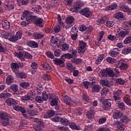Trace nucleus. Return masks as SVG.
Segmentation results:
<instances>
[{"mask_svg":"<svg viewBox=\"0 0 131 131\" xmlns=\"http://www.w3.org/2000/svg\"><path fill=\"white\" fill-rule=\"evenodd\" d=\"M27 46L30 47L31 48H38V44L34 41H29L27 42Z\"/></svg>","mask_w":131,"mask_h":131,"instance_id":"aec40b11","label":"nucleus"},{"mask_svg":"<svg viewBox=\"0 0 131 131\" xmlns=\"http://www.w3.org/2000/svg\"><path fill=\"white\" fill-rule=\"evenodd\" d=\"M63 100L66 104H67V105H73V103H74L73 101L71 100V98H70V97H64L63 98Z\"/></svg>","mask_w":131,"mask_h":131,"instance_id":"7c9ffc66","label":"nucleus"},{"mask_svg":"<svg viewBox=\"0 0 131 131\" xmlns=\"http://www.w3.org/2000/svg\"><path fill=\"white\" fill-rule=\"evenodd\" d=\"M92 93H99L101 91V86L100 85H93L91 87Z\"/></svg>","mask_w":131,"mask_h":131,"instance_id":"4468645a","label":"nucleus"},{"mask_svg":"<svg viewBox=\"0 0 131 131\" xmlns=\"http://www.w3.org/2000/svg\"><path fill=\"white\" fill-rule=\"evenodd\" d=\"M114 17L115 19H123L124 18V14L121 12H119L114 15Z\"/></svg>","mask_w":131,"mask_h":131,"instance_id":"c756f323","label":"nucleus"},{"mask_svg":"<svg viewBox=\"0 0 131 131\" xmlns=\"http://www.w3.org/2000/svg\"><path fill=\"white\" fill-rule=\"evenodd\" d=\"M105 58V55L104 54H101L98 56V57L97 58L96 60V64L97 65H99L103 61V59Z\"/></svg>","mask_w":131,"mask_h":131,"instance_id":"ea45409f","label":"nucleus"},{"mask_svg":"<svg viewBox=\"0 0 131 131\" xmlns=\"http://www.w3.org/2000/svg\"><path fill=\"white\" fill-rule=\"evenodd\" d=\"M11 96L12 94L7 92L6 91H4L0 94L1 99H7V98Z\"/></svg>","mask_w":131,"mask_h":131,"instance_id":"a211bd4d","label":"nucleus"},{"mask_svg":"<svg viewBox=\"0 0 131 131\" xmlns=\"http://www.w3.org/2000/svg\"><path fill=\"white\" fill-rule=\"evenodd\" d=\"M42 67L44 69V70L46 72H51L52 71V67L50 66V64L48 63H45L43 64Z\"/></svg>","mask_w":131,"mask_h":131,"instance_id":"b1692460","label":"nucleus"},{"mask_svg":"<svg viewBox=\"0 0 131 131\" xmlns=\"http://www.w3.org/2000/svg\"><path fill=\"white\" fill-rule=\"evenodd\" d=\"M131 51V47H128L126 48H125L122 50V53L124 55H127V54H129Z\"/></svg>","mask_w":131,"mask_h":131,"instance_id":"680f3d73","label":"nucleus"},{"mask_svg":"<svg viewBox=\"0 0 131 131\" xmlns=\"http://www.w3.org/2000/svg\"><path fill=\"white\" fill-rule=\"evenodd\" d=\"M69 125L72 129H76L77 130H79V129H80V127H79L77 124H76L74 122H71L69 124Z\"/></svg>","mask_w":131,"mask_h":131,"instance_id":"bb28decb","label":"nucleus"},{"mask_svg":"<svg viewBox=\"0 0 131 131\" xmlns=\"http://www.w3.org/2000/svg\"><path fill=\"white\" fill-rule=\"evenodd\" d=\"M57 128L60 131H71L70 129H69V128L68 127L64 126H57Z\"/></svg>","mask_w":131,"mask_h":131,"instance_id":"de8ad7c7","label":"nucleus"},{"mask_svg":"<svg viewBox=\"0 0 131 131\" xmlns=\"http://www.w3.org/2000/svg\"><path fill=\"white\" fill-rule=\"evenodd\" d=\"M51 42L52 45H54L53 48H56V46H57L58 48H60L62 43V41L59 40V39L57 38V37L54 38V36L52 37Z\"/></svg>","mask_w":131,"mask_h":131,"instance_id":"39448f33","label":"nucleus"},{"mask_svg":"<svg viewBox=\"0 0 131 131\" xmlns=\"http://www.w3.org/2000/svg\"><path fill=\"white\" fill-rule=\"evenodd\" d=\"M14 4L11 2L8 3L7 4H5L4 5L5 9L7 11H11V10H13V9H14Z\"/></svg>","mask_w":131,"mask_h":131,"instance_id":"dca6fc26","label":"nucleus"},{"mask_svg":"<svg viewBox=\"0 0 131 131\" xmlns=\"http://www.w3.org/2000/svg\"><path fill=\"white\" fill-rule=\"evenodd\" d=\"M106 61H107L108 63H110V64H114V63H116V59L108 57L106 58Z\"/></svg>","mask_w":131,"mask_h":131,"instance_id":"8fccbe9b","label":"nucleus"},{"mask_svg":"<svg viewBox=\"0 0 131 131\" xmlns=\"http://www.w3.org/2000/svg\"><path fill=\"white\" fill-rule=\"evenodd\" d=\"M6 118H9V115L5 112H0V120H3V119H6Z\"/></svg>","mask_w":131,"mask_h":131,"instance_id":"e433bc0d","label":"nucleus"},{"mask_svg":"<svg viewBox=\"0 0 131 131\" xmlns=\"http://www.w3.org/2000/svg\"><path fill=\"white\" fill-rule=\"evenodd\" d=\"M115 24V23H114V21H111V20H108L106 23V26L108 27V28H110L111 27H113Z\"/></svg>","mask_w":131,"mask_h":131,"instance_id":"13d9d810","label":"nucleus"},{"mask_svg":"<svg viewBox=\"0 0 131 131\" xmlns=\"http://www.w3.org/2000/svg\"><path fill=\"white\" fill-rule=\"evenodd\" d=\"M120 10L122 12H125L126 13H128L130 15H131V9L126 5H121L120 6Z\"/></svg>","mask_w":131,"mask_h":131,"instance_id":"f8f14e48","label":"nucleus"},{"mask_svg":"<svg viewBox=\"0 0 131 131\" xmlns=\"http://www.w3.org/2000/svg\"><path fill=\"white\" fill-rule=\"evenodd\" d=\"M57 21L58 24L64 28V23L62 21V18L61 17V15H60V14L57 15Z\"/></svg>","mask_w":131,"mask_h":131,"instance_id":"3c124183","label":"nucleus"},{"mask_svg":"<svg viewBox=\"0 0 131 131\" xmlns=\"http://www.w3.org/2000/svg\"><path fill=\"white\" fill-rule=\"evenodd\" d=\"M75 19H74V17L71 16L67 17L66 19V29H69V28H71L72 27V25H74Z\"/></svg>","mask_w":131,"mask_h":131,"instance_id":"f03ea898","label":"nucleus"},{"mask_svg":"<svg viewBox=\"0 0 131 131\" xmlns=\"http://www.w3.org/2000/svg\"><path fill=\"white\" fill-rule=\"evenodd\" d=\"M17 78H20L21 79H25L27 77V75L24 72L18 73L16 74Z\"/></svg>","mask_w":131,"mask_h":131,"instance_id":"4c0bfd02","label":"nucleus"},{"mask_svg":"<svg viewBox=\"0 0 131 131\" xmlns=\"http://www.w3.org/2000/svg\"><path fill=\"white\" fill-rule=\"evenodd\" d=\"M20 88L22 89H27L30 86V83L28 82H21L19 83Z\"/></svg>","mask_w":131,"mask_h":131,"instance_id":"f704fd0d","label":"nucleus"},{"mask_svg":"<svg viewBox=\"0 0 131 131\" xmlns=\"http://www.w3.org/2000/svg\"><path fill=\"white\" fill-rule=\"evenodd\" d=\"M69 49V45L66 43H64L62 45V48L61 50L63 51V52H66L67 51H68Z\"/></svg>","mask_w":131,"mask_h":131,"instance_id":"bf43d9fd","label":"nucleus"},{"mask_svg":"<svg viewBox=\"0 0 131 131\" xmlns=\"http://www.w3.org/2000/svg\"><path fill=\"white\" fill-rule=\"evenodd\" d=\"M6 103L8 106H12V105H18L19 101L13 98H9L6 99Z\"/></svg>","mask_w":131,"mask_h":131,"instance_id":"6e6552de","label":"nucleus"},{"mask_svg":"<svg viewBox=\"0 0 131 131\" xmlns=\"http://www.w3.org/2000/svg\"><path fill=\"white\" fill-rule=\"evenodd\" d=\"M123 101L127 105H131V102L129 100V96L125 95L123 98Z\"/></svg>","mask_w":131,"mask_h":131,"instance_id":"6e6d98bb","label":"nucleus"},{"mask_svg":"<svg viewBox=\"0 0 131 131\" xmlns=\"http://www.w3.org/2000/svg\"><path fill=\"white\" fill-rule=\"evenodd\" d=\"M58 99L56 98H54L53 99H52L50 102V104L52 106H56V105H58Z\"/></svg>","mask_w":131,"mask_h":131,"instance_id":"0e129e2a","label":"nucleus"},{"mask_svg":"<svg viewBox=\"0 0 131 131\" xmlns=\"http://www.w3.org/2000/svg\"><path fill=\"white\" fill-rule=\"evenodd\" d=\"M17 57L21 60V61H25L24 52H20L19 53H17Z\"/></svg>","mask_w":131,"mask_h":131,"instance_id":"603ef678","label":"nucleus"},{"mask_svg":"<svg viewBox=\"0 0 131 131\" xmlns=\"http://www.w3.org/2000/svg\"><path fill=\"white\" fill-rule=\"evenodd\" d=\"M116 36L118 37V39L120 37L123 38V37H124L125 36V32H124V31H121L119 33H117Z\"/></svg>","mask_w":131,"mask_h":131,"instance_id":"864d4df0","label":"nucleus"},{"mask_svg":"<svg viewBox=\"0 0 131 131\" xmlns=\"http://www.w3.org/2000/svg\"><path fill=\"white\" fill-rule=\"evenodd\" d=\"M121 94H122L121 90H118L117 91L113 92V99L115 102H118L119 103L121 100Z\"/></svg>","mask_w":131,"mask_h":131,"instance_id":"20e7f679","label":"nucleus"},{"mask_svg":"<svg viewBox=\"0 0 131 131\" xmlns=\"http://www.w3.org/2000/svg\"><path fill=\"white\" fill-rule=\"evenodd\" d=\"M79 13L81 15L89 18L91 14H92V11L88 8H84L83 9L79 11Z\"/></svg>","mask_w":131,"mask_h":131,"instance_id":"423d86ee","label":"nucleus"},{"mask_svg":"<svg viewBox=\"0 0 131 131\" xmlns=\"http://www.w3.org/2000/svg\"><path fill=\"white\" fill-rule=\"evenodd\" d=\"M119 50L117 48H114L110 52V55L111 57H116L118 55Z\"/></svg>","mask_w":131,"mask_h":131,"instance_id":"a878e982","label":"nucleus"},{"mask_svg":"<svg viewBox=\"0 0 131 131\" xmlns=\"http://www.w3.org/2000/svg\"><path fill=\"white\" fill-rule=\"evenodd\" d=\"M95 114L96 112L95 110L92 108V107H90V110L86 113V115L88 119L92 120V119H94Z\"/></svg>","mask_w":131,"mask_h":131,"instance_id":"0eeeda50","label":"nucleus"},{"mask_svg":"<svg viewBox=\"0 0 131 131\" xmlns=\"http://www.w3.org/2000/svg\"><path fill=\"white\" fill-rule=\"evenodd\" d=\"M121 116H122V113L118 111H116V112H115L113 115V117L115 119H118L120 118Z\"/></svg>","mask_w":131,"mask_h":131,"instance_id":"393cba45","label":"nucleus"},{"mask_svg":"<svg viewBox=\"0 0 131 131\" xmlns=\"http://www.w3.org/2000/svg\"><path fill=\"white\" fill-rule=\"evenodd\" d=\"M53 62L55 65H64V61L61 59H58L57 58H54L53 59Z\"/></svg>","mask_w":131,"mask_h":131,"instance_id":"72a5a7b5","label":"nucleus"},{"mask_svg":"<svg viewBox=\"0 0 131 131\" xmlns=\"http://www.w3.org/2000/svg\"><path fill=\"white\" fill-rule=\"evenodd\" d=\"M14 82V77L12 75H9L6 78V83L7 84H11Z\"/></svg>","mask_w":131,"mask_h":131,"instance_id":"c9c22d12","label":"nucleus"},{"mask_svg":"<svg viewBox=\"0 0 131 131\" xmlns=\"http://www.w3.org/2000/svg\"><path fill=\"white\" fill-rule=\"evenodd\" d=\"M108 93H109V90H108V89H106V88H103L102 89V91H101V97L102 98H105V97H106L107 94H108Z\"/></svg>","mask_w":131,"mask_h":131,"instance_id":"09e8293b","label":"nucleus"},{"mask_svg":"<svg viewBox=\"0 0 131 131\" xmlns=\"http://www.w3.org/2000/svg\"><path fill=\"white\" fill-rule=\"evenodd\" d=\"M28 114H29L30 116H35V115L38 114V111L37 110H30L28 111Z\"/></svg>","mask_w":131,"mask_h":131,"instance_id":"5fc2aeb1","label":"nucleus"},{"mask_svg":"<svg viewBox=\"0 0 131 131\" xmlns=\"http://www.w3.org/2000/svg\"><path fill=\"white\" fill-rule=\"evenodd\" d=\"M102 105H103L105 108L111 107V99H105L103 101Z\"/></svg>","mask_w":131,"mask_h":131,"instance_id":"5701e85b","label":"nucleus"},{"mask_svg":"<svg viewBox=\"0 0 131 131\" xmlns=\"http://www.w3.org/2000/svg\"><path fill=\"white\" fill-rule=\"evenodd\" d=\"M42 99L43 101H48V99H49V94H47L46 92H44L42 94Z\"/></svg>","mask_w":131,"mask_h":131,"instance_id":"e2e57ef3","label":"nucleus"},{"mask_svg":"<svg viewBox=\"0 0 131 131\" xmlns=\"http://www.w3.org/2000/svg\"><path fill=\"white\" fill-rule=\"evenodd\" d=\"M3 37H5L6 39H9L10 41L12 42H16L18 40L16 35H14L13 33H6L3 34Z\"/></svg>","mask_w":131,"mask_h":131,"instance_id":"7ed1b4c3","label":"nucleus"},{"mask_svg":"<svg viewBox=\"0 0 131 131\" xmlns=\"http://www.w3.org/2000/svg\"><path fill=\"white\" fill-rule=\"evenodd\" d=\"M100 84L102 86H106L107 88H110L111 86V84H110L108 80H101L100 81Z\"/></svg>","mask_w":131,"mask_h":131,"instance_id":"cd10ccee","label":"nucleus"},{"mask_svg":"<svg viewBox=\"0 0 131 131\" xmlns=\"http://www.w3.org/2000/svg\"><path fill=\"white\" fill-rule=\"evenodd\" d=\"M54 54L55 57H60L61 56V50L60 49H56L54 52Z\"/></svg>","mask_w":131,"mask_h":131,"instance_id":"69168bd1","label":"nucleus"},{"mask_svg":"<svg viewBox=\"0 0 131 131\" xmlns=\"http://www.w3.org/2000/svg\"><path fill=\"white\" fill-rule=\"evenodd\" d=\"M11 68L14 73L19 72V64L17 63L13 62L10 64Z\"/></svg>","mask_w":131,"mask_h":131,"instance_id":"ddd939ff","label":"nucleus"},{"mask_svg":"<svg viewBox=\"0 0 131 131\" xmlns=\"http://www.w3.org/2000/svg\"><path fill=\"white\" fill-rule=\"evenodd\" d=\"M1 124L3 126H7V125H10V119H9V118H6V119H4L1 121Z\"/></svg>","mask_w":131,"mask_h":131,"instance_id":"2f4dec72","label":"nucleus"},{"mask_svg":"<svg viewBox=\"0 0 131 131\" xmlns=\"http://www.w3.org/2000/svg\"><path fill=\"white\" fill-rule=\"evenodd\" d=\"M30 15V12L28 10H25L24 11L23 13L21 16V20H24L26 18V19L29 17Z\"/></svg>","mask_w":131,"mask_h":131,"instance_id":"473e14b6","label":"nucleus"},{"mask_svg":"<svg viewBox=\"0 0 131 131\" xmlns=\"http://www.w3.org/2000/svg\"><path fill=\"white\" fill-rule=\"evenodd\" d=\"M108 20V16L105 15L101 17L100 18H98L96 20L97 25H101V24H104L106 21Z\"/></svg>","mask_w":131,"mask_h":131,"instance_id":"9d476101","label":"nucleus"},{"mask_svg":"<svg viewBox=\"0 0 131 131\" xmlns=\"http://www.w3.org/2000/svg\"><path fill=\"white\" fill-rule=\"evenodd\" d=\"M101 75L104 77H112L113 78L115 76V74L113 72V69L110 68H107L105 70H104L101 72Z\"/></svg>","mask_w":131,"mask_h":131,"instance_id":"f257e3e1","label":"nucleus"},{"mask_svg":"<svg viewBox=\"0 0 131 131\" xmlns=\"http://www.w3.org/2000/svg\"><path fill=\"white\" fill-rule=\"evenodd\" d=\"M121 121L123 123H127L130 121V117L129 116L124 115L121 118Z\"/></svg>","mask_w":131,"mask_h":131,"instance_id":"c85d7f7f","label":"nucleus"},{"mask_svg":"<svg viewBox=\"0 0 131 131\" xmlns=\"http://www.w3.org/2000/svg\"><path fill=\"white\" fill-rule=\"evenodd\" d=\"M34 121L35 122H36L37 124H39V125H40L41 126H43V122L42 121V120L38 118H36L34 120Z\"/></svg>","mask_w":131,"mask_h":131,"instance_id":"052dcab7","label":"nucleus"},{"mask_svg":"<svg viewBox=\"0 0 131 131\" xmlns=\"http://www.w3.org/2000/svg\"><path fill=\"white\" fill-rule=\"evenodd\" d=\"M10 89L13 91V92H17L18 91V85L16 84H13L10 86Z\"/></svg>","mask_w":131,"mask_h":131,"instance_id":"774afa93","label":"nucleus"},{"mask_svg":"<svg viewBox=\"0 0 131 131\" xmlns=\"http://www.w3.org/2000/svg\"><path fill=\"white\" fill-rule=\"evenodd\" d=\"M35 18H36V16L30 15L26 18V20L27 22H34Z\"/></svg>","mask_w":131,"mask_h":131,"instance_id":"79ce46f5","label":"nucleus"},{"mask_svg":"<svg viewBox=\"0 0 131 131\" xmlns=\"http://www.w3.org/2000/svg\"><path fill=\"white\" fill-rule=\"evenodd\" d=\"M60 122L61 124L64 125L65 126L69 125V124L70 123L69 120L65 118H61Z\"/></svg>","mask_w":131,"mask_h":131,"instance_id":"412c9836","label":"nucleus"},{"mask_svg":"<svg viewBox=\"0 0 131 131\" xmlns=\"http://www.w3.org/2000/svg\"><path fill=\"white\" fill-rule=\"evenodd\" d=\"M117 106L122 111H124L125 110V105L124 104V103L119 102L117 104Z\"/></svg>","mask_w":131,"mask_h":131,"instance_id":"a18cd8bd","label":"nucleus"},{"mask_svg":"<svg viewBox=\"0 0 131 131\" xmlns=\"http://www.w3.org/2000/svg\"><path fill=\"white\" fill-rule=\"evenodd\" d=\"M79 47L80 49H84V50H85L86 43L84 42L83 41H80L79 42Z\"/></svg>","mask_w":131,"mask_h":131,"instance_id":"4d7b16f0","label":"nucleus"},{"mask_svg":"<svg viewBox=\"0 0 131 131\" xmlns=\"http://www.w3.org/2000/svg\"><path fill=\"white\" fill-rule=\"evenodd\" d=\"M17 2L19 6H25L29 3V0H17Z\"/></svg>","mask_w":131,"mask_h":131,"instance_id":"49530a36","label":"nucleus"},{"mask_svg":"<svg viewBox=\"0 0 131 131\" xmlns=\"http://www.w3.org/2000/svg\"><path fill=\"white\" fill-rule=\"evenodd\" d=\"M54 115H55V111H54L53 110H51L47 112L45 114L44 117L45 118H50V117H53Z\"/></svg>","mask_w":131,"mask_h":131,"instance_id":"f3484780","label":"nucleus"},{"mask_svg":"<svg viewBox=\"0 0 131 131\" xmlns=\"http://www.w3.org/2000/svg\"><path fill=\"white\" fill-rule=\"evenodd\" d=\"M61 58L62 59H69V60H70V59H72L73 55L70 53L63 54Z\"/></svg>","mask_w":131,"mask_h":131,"instance_id":"37998d69","label":"nucleus"},{"mask_svg":"<svg viewBox=\"0 0 131 131\" xmlns=\"http://www.w3.org/2000/svg\"><path fill=\"white\" fill-rule=\"evenodd\" d=\"M42 37H45V35L42 33L39 32H34L33 34V38L35 39H40L42 38Z\"/></svg>","mask_w":131,"mask_h":131,"instance_id":"2eb2a0df","label":"nucleus"},{"mask_svg":"<svg viewBox=\"0 0 131 131\" xmlns=\"http://www.w3.org/2000/svg\"><path fill=\"white\" fill-rule=\"evenodd\" d=\"M24 56L27 59H32V55L30 53H28V52H24Z\"/></svg>","mask_w":131,"mask_h":131,"instance_id":"338daca9","label":"nucleus"},{"mask_svg":"<svg viewBox=\"0 0 131 131\" xmlns=\"http://www.w3.org/2000/svg\"><path fill=\"white\" fill-rule=\"evenodd\" d=\"M3 29H9L10 28V23L7 20H3L2 23Z\"/></svg>","mask_w":131,"mask_h":131,"instance_id":"6ab92c4d","label":"nucleus"},{"mask_svg":"<svg viewBox=\"0 0 131 131\" xmlns=\"http://www.w3.org/2000/svg\"><path fill=\"white\" fill-rule=\"evenodd\" d=\"M67 69L68 70L70 71V72H72V71H74L75 69H76V67H75L73 64H72L71 63L68 62L66 64Z\"/></svg>","mask_w":131,"mask_h":131,"instance_id":"4be33fe9","label":"nucleus"},{"mask_svg":"<svg viewBox=\"0 0 131 131\" xmlns=\"http://www.w3.org/2000/svg\"><path fill=\"white\" fill-rule=\"evenodd\" d=\"M83 5V3L81 1H77L74 3V6H75V8H77L78 9H80L81 7H82Z\"/></svg>","mask_w":131,"mask_h":131,"instance_id":"58836bf2","label":"nucleus"},{"mask_svg":"<svg viewBox=\"0 0 131 131\" xmlns=\"http://www.w3.org/2000/svg\"><path fill=\"white\" fill-rule=\"evenodd\" d=\"M42 22H43V20L41 18H38L36 16L35 18V20L34 21V24L36 26H38L39 27H42Z\"/></svg>","mask_w":131,"mask_h":131,"instance_id":"9b49d317","label":"nucleus"},{"mask_svg":"<svg viewBox=\"0 0 131 131\" xmlns=\"http://www.w3.org/2000/svg\"><path fill=\"white\" fill-rule=\"evenodd\" d=\"M115 81L117 84H120V85H123L125 83V81L122 78H117Z\"/></svg>","mask_w":131,"mask_h":131,"instance_id":"c03bdc74","label":"nucleus"},{"mask_svg":"<svg viewBox=\"0 0 131 131\" xmlns=\"http://www.w3.org/2000/svg\"><path fill=\"white\" fill-rule=\"evenodd\" d=\"M118 7V6L116 4H113L107 7L106 9L108 11H112L113 10H116Z\"/></svg>","mask_w":131,"mask_h":131,"instance_id":"a19ab883","label":"nucleus"},{"mask_svg":"<svg viewBox=\"0 0 131 131\" xmlns=\"http://www.w3.org/2000/svg\"><path fill=\"white\" fill-rule=\"evenodd\" d=\"M117 66L118 67H119V68H120V69H121V70L123 71L126 70V69H127L128 67L127 64L123 62V61H122V60L119 61L117 64Z\"/></svg>","mask_w":131,"mask_h":131,"instance_id":"1a4fd4ad","label":"nucleus"}]
</instances>
